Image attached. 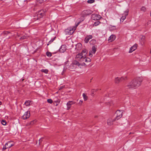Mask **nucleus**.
Returning a JSON list of instances; mask_svg holds the SVG:
<instances>
[{
  "label": "nucleus",
  "mask_w": 151,
  "mask_h": 151,
  "mask_svg": "<svg viewBox=\"0 0 151 151\" xmlns=\"http://www.w3.org/2000/svg\"><path fill=\"white\" fill-rule=\"evenodd\" d=\"M97 90H94V89H93L91 90V95H92L94 92H96L97 91Z\"/></svg>",
  "instance_id": "e433bc0d"
},
{
  "label": "nucleus",
  "mask_w": 151,
  "mask_h": 151,
  "mask_svg": "<svg viewBox=\"0 0 151 151\" xmlns=\"http://www.w3.org/2000/svg\"><path fill=\"white\" fill-rule=\"evenodd\" d=\"M95 1L94 0H88L87 2L89 4H92L94 3Z\"/></svg>",
  "instance_id": "f704fd0d"
},
{
  "label": "nucleus",
  "mask_w": 151,
  "mask_h": 151,
  "mask_svg": "<svg viewBox=\"0 0 151 151\" xmlns=\"http://www.w3.org/2000/svg\"><path fill=\"white\" fill-rule=\"evenodd\" d=\"M83 57L82 54L80 53L76 55V60H81V61L83 59Z\"/></svg>",
  "instance_id": "9b49d317"
},
{
  "label": "nucleus",
  "mask_w": 151,
  "mask_h": 151,
  "mask_svg": "<svg viewBox=\"0 0 151 151\" xmlns=\"http://www.w3.org/2000/svg\"><path fill=\"white\" fill-rule=\"evenodd\" d=\"M93 53L92 51L90 50L89 52V56L90 57H91L92 56V53Z\"/></svg>",
  "instance_id": "58836bf2"
},
{
  "label": "nucleus",
  "mask_w": 151,
  "mask_h": 151,
  "mask_svg": "<svg viewBox=\"0 0 151 151\" xmlns=\"http://www.w3.org/2000/svg\"><path fill=\"white\" fill-rule=\"evenodd\" d=\"M93 37L92 35H89L86 36L85 38L84 41L86 43H87L89 40L92 39Z\"/></svg>",
  "instance_id": "f8f14e48"
},
{
  "label": "nucleus",
  "mask_w": 151,
  "mask_h": 151,
  "mask_svg": "<svg viewBox=\"0 0 151 151\" xmlns=\"http://www.w3.org/2000/svg\"><path fill=\"white\" fill-rule=\"evenodd\" d=\"M2 103L1 101H0V105H1Z\"/></svg>",
  "instance_id": "49530a36"
},
{
  "label": "nucleus",
  "mask_w": 151,
  "mask_h": 151,
  "mask_svg": "<svg viewBox=\"0 0 151 151\" xmlns=\"http://www.w3.org/2000/svg\"><path fill=\"white\" fill-rule=\"evenodd\" d=\"M84 17L82 15V16L78 19L79 22L78 23V24L77 25V26L81 22L83 21L84 19Z\"/></svg>",
  "instance_id": "aec40b11"
},
{
  "label": "nucleus",
  "mask_w": 151,
  "mask_h": 151,
  "mask_svg": "<svg viewBox=\"0 0 151 151\" xmlns=\"http://www.w3.org/2000/svg\"><path fill=\"white\" fill-rule=\"evenodd\" d=\"M60 100H58V101H57V102H60Z\"/></svg>",
  "instance_id": "de8ad7c7"
},
{
  "label": "nucleus",
  "mask_w": 151,
  "mask_h": 151,
  "mask_svg": "<svg viewBox=\"0 0 151 151\" xmlns=\"http://www.w3.org/2000/svg\"><path fill=\"white\" fill-rule=\"evenodd\" d=\"M56 38L55 37L53 39H52L49 42H48V44H47V45H49L55 39V38Z\"/></svg>",
  "instance_id": "7c9ffc66"
},
{
  "label": "nucleus",
  "mask_w": 151,
  "mask_h": 151,
  "mask_svg": "<svg viewBox=\"0 0 151 151\" xmlns=\"http://www.w3.org/2000/svg\"><path fill=\"white\" fill-rule=\"evenodd\" d=\"M143 80V78L142 77H136L128 83L126 86L127 88L129 89L136 88L140 86Z\"/></svg>",
  "instance_id": "f257e3e1"
},
{
  "label": "nucleus",
  "mask_w": 151,
  "mask_h": 151,
  "mask_svg": "<svg viewBox=\"0 0 151 151\" xmlns=\"http://www.w3.org/2000/svg\"><path fill=\"white\" fill-rule=\"evenodd\" d=\"M115 36L114 35H112L109 37L108 41H109V42L113 41L115 39Z\"/></svg>",
  "instance_id": "dca6fc26"
},
{
  "label": "nucleus",
  "mask_w": 151,
  "mask_h": 151,
  "mask_svg": "<svg viewBox=\"0 0 151 151\" xmlns=\"http://www.w3.org/2000/svg\"><path fill=\"white\" fill-rule=\"evenodd\" d=\"M137 44H135L134 45H133L130 48L129 50V52L131 53L133 51H134L137 49Z\"/></svg>",
  "instance_id": "ddd939ff"
},
{
  "label": "nucleus",
  "mask_w": 151,
  "mask_h": 151,
  "mask_svg": "<svg viewBox=\"0 0 151 151\" xmlns=\"http://www.w3.org/2000/svg\"><path fill=\"white\" fill-rule=\"evenodd\" d=\"M30 116V112L29 111H27L25 112L24 114L22 116L24 119H26L28 118Z\"/></svg>",
  "instance_id": "1a4fd4ad"
},
{
  "label": "nucleus",
  "mask_w": 151,
  "mask_h": 151,
  "mask_svg": "<svg viewBox=\"0 0 151 151\" xmlns=\"http://www.w3.org/2000/svg\"><path fill=\"white\" fill-rule=\"evenodd\" d=\"M81 61H83V63L85 62H90L91 61V59L89 58H86V56L85 57H83V59Z\"/></svg>",
  "instance_id": "2eb2a0df"
},
{
  "label": "nucleus",
  "mask_w": 151,
  "mask_h": 151,
  "mask_svg": "<svg viewBox=\"0 0 151 151\" xmlns=\"http://www.w3.org/2000/svg\"><path fill=\"white\" fill-rule=\"evenodd\" d=\"M116 120L115 118L112 119L111 118H109L107 120V124L108 125H111L113 124V122Z\"/></svg>",
  "instance_id": "9d476101"
},
{
  "label": "nucleus",
  "mask_w": 151,
  "mask_h": 151,
  "mask_svg": "<svg viewBox=\"0 0 151 151\" xmlns=\"http://www.w3.org/2000/svg\"><path fill=\"white\" fill-rule=\"evenodd\" d=\"M3 33L4 35V36L6 35H9V37H10V32L9 31H4L3 32Z\"/></svg>",
  "instance_id": "cd10ccee"
},
{
  "label": "nucleus",
  "mask_w": 151,
  "mask_h": 151,
  "mask_svg": "<svg viewBox=\"0 0 151 151\" xmlns=\"http://www.w3.org/2000/svg\"><path fill=\"white\" fill-rule=\"evenodd\" d=\"M1 123L3 125H5L6 124V122L5 120L2 119L1 121Z\"/></svg>",
  "instance_id": "2f4dec72"
},
{
  "label": "nucleus",
  "mask_w": 151,
  "mask_h": 151,
  "mask_svg": "<svg viewBox=\"0 0 151 151\" xmlns=\"http://www.w3.org/2000/svg\"><path fill=\"white\" fill-rule=\"evenodd\" d=\"M28 37V36L27 34H25L24 35L22 36L20 38L21 40H24L27 38Z\"/></svg>",
  "instance_id": "393cba45"
},
{
  "label": "nucleus",
  "mask_w": 151,
  "mask_h": 151,
  "mask_svg": "<svg viewBox=\"0 0 151 151\" xmlns=\"http://www.w3.org/2000/svg\"><path fill=\"white\" fill-rule=\"evenodd\" d=\"M96 48L95 46H93L92 47V50L93 53L95 54L96 51Z\"/></svg>",
  "instance_id": "bb28decb"
},
{
  "label": "nucleus",
  "mask_w": 151,
  "mask_h": 151,
  "mask_svg": "<svg viewBox=\"0 0 151 151\" xmlns=\"http://www.w3.org/2000/svg\"><path fill=\"white\" fill-rule=\"evenodd\" d=\"M30 102L29 101H27L25 102L24 104L26 106H28L30 105Z\"/></svg>",
  "instance_id": "c756f323"
},
{
  "label": "nucleus",
  "mask_w": 151,
  "mask_h": 151,
  "mask_svg": "<svg viewBox=\"0 0 151 151\" xmlns=\"http://www.w3.org/2000/svg\"><path fill=\"white\" fill-rule=\"evenodd\" d=\"M92 11L89 9L83 11L81 13V15L84 17H86L89 15L91 14Z\"/></svg>",
  "instance_id": "7ed1b4c3"
},
{
  "label": "nucleus",
  "mask_w": 151,
  "mask_h": 151,
  "mask_svg": "<svg viewBox=\"0 0 151 151\" xmlns=\"http://www.w3.org/2000/svg\"><path fill=\"white\" fill-rule=\"evenodd\" d=\"M59 50V51L60 52L63 53L66 50L65 46L64 45H62Z\"/></svg>",
  "instance_id": "4468645a"
},
{
  "label": "nucleus",
  "mask_w": 151,
  "mask_h": 151,
  "mask_svg": "<svg viewBox=\"0 0 151 151\" xmlns=\"http://www.w3.org/2000/svg\"><path fill=\"white\" fill-rule=\"evenodd\" d=\"M83 101L81 100H80L79 102V104H82Z\"/></svg>",
  "instance_id": "37998d69"
},
{
  "label": "nucleus",
  "mask_w": 151,
  "mask_h": 151,
  "mask_svg": "<svg viewBox=\"0 0 151 151\" xmlns=\"http://www.w3.org/2000/svg\"><path fill=\"white\" fill-rule=\"evenodd\" d=\"M47 101L50 104H51L52 103V100L51 99H48L47 100Z\"/></svg>",
  "instance_id": "c9c22d12"
},
{
  "label": "nucleus",
  "mask_w": 151,
  "mask_h": 151,
  "mask_svg": "<svg viewBox=\"0 0 151 151\" xmlns=\"http://www.w3.org/2000/svg\"><path fill=\"white\" fill-rule=\"evenodd\" d=\"M141 11L143 12H145L146 11V8L144 6H142L141 9Z\"/></svg>",
  "instance_id": "4c0bfd02"
},
{
  "label": "nucleus",
  "mask_w": 151,
  "mask_h": 151,
  "mask_svg": "<svg viewBox=\"0 0 151 151\" xmlns=\"http://www.w3.org/2000/svg\"><path fill=\"white\" fill-rule=\"evenodd\" d=\"M46 11H44L43 10H40L37 14V17L35 18V19H38L39 18H42L45 14Z\"/></svg>",
  "instance_id": "f03ea898"
},
{
  "label": "nucleus",
  "mask_w": 151,
  "mask_h": 151,
  "mask_svg": "<svg viewBox=\"0 0 151 151\" xmlns=\"http://www.w3.org/2000/svg\"><path fill=\"white\" fill-rule=\"evenodd\" d=\"M100 23V22L99 21H97L95 22L94 24V25L95 26H97Z\"/></svg>",
  "instance_id": "473e14b6"
},
{
  "label": "nucleus",
  "mask_w": 151,
  "mask_h": 151,
  "mask_svg": "<svg viewBox=\"0 0 151 151\" xmlns=\"http://www.w3.org/2000/svg\"><path fill=\"white\" fill-rule=\"evenodd\" d=\"M42 141V139H40L39 140V144H40L41 142Z\"/></svg>",
  "instance_id": "c03bdc74"
},
{
  "label": "nucleus",
  "mask_w": 151,
  "mask_h": 151,
  "mask_svg": "<svg viewBox=\"0 0 151 151\" xmlns=\"http://www.w3.org/2000/svg\"><path fill=\"white\" fill-rule=\"evenodd\" d=\"M36 122V121L35 120H33L31 121L30 122V124L31 125H32L35 123Z\"/></svg>",
  "instance_id": "ea45409f"
},
{
  "label": "nucleus",
  "mask_w": 151,
  "mask_h": 151,
  "mask_svg": "<svg viewBox=\"0 0 151 151\" xmlns=\"http://www.w3.org/2000/svg\"><path fill=\"white\" fill-rule=\"evenodd\" d=\"M116 116L115 118L116 120H118L121 118L122 116V112H121V111L119 110H117L116 112Z\"/></svg>",
  "instance_id": "20e7f679"
},
{
  "label": "nucleus",
  "mask_w": 151,
  "mask_h": 151,
  "mask_svg": "<svg viewBox=\"0 0 151 151\" xmlns=\"http://www.w3.org/2000/svg\"><path fill=\"white\" fill-rule=\"evenodd\" d=\"M64 87H65V86H61V87L60 88H59V90H61V89H62L63 88H64Z\"/></svg>",
  "instance_id": "a19ab883"
},
{
  "label": "nucleus",
  "mask_w": 151,
  "mask_h": 151,
  "mask_svg": "<svg viewBox=\"0 0 151 151\" xmlns=\"http://www.w3.org/2000/svg\"><path fill=\"white\" fill-rule=\"evenodd\" d=\"M140 38L141 41L144 42L145 38V36L141 35L140 36Z\"/></svg>",
  "instance_id": "a878e982"
},
{
  "label": "nucleus",
  "mask_w": 151,
  "mask_h": 151,
  "mask_svg": "<svg viewBox=\"0 0 151 151\" xmlns=\"http://www.w3.org/2000/svg\"><path fill=\"white\" fill-rule=\"evenodd\" d=\"M11 141H9L6 143L5 144V147H7V148H10L12 146L14 145L13 144H11Z\"/></svg>",
  "instance_id": "f3484780"
},
{
  "label": "nucleus",
  "mask_w": 151,
  "mask_h": 151,
  "mask_svg": "<svg viewBox=\"0 0 151 151\" xmlns=\"http://www.w3.org/2000/svg\"><path fill=\"white\" fill-rule=\"evenodd\" d=\"M109 29L110 31H113L116 29V27L115 26L110 25L109 27Z\"/></svg>",
  "instance_id": "6ab92c4d"
},
{
  "label": "nucleus",
  "mask_w": 151,
  "mask_h": 151,
  "mask_svg": "<svg viewBox=\"0 0 151 151\" xmlns=\"http://www.w3.org/2000/svg\"><path fill=\"white\" fill-rule=\"evenodd\" d=\"M83 96L84 101H86L88 99V97L85 93L83 94Z\"/></svg>",
  "instance_id": "b1692460"
},
{
  "label": "nucleus",
  "mask_w": 151,
  "mask_h": 151,
  "mask_svg": "<svg viewBox=\"0 0 151 151\" xmlns=\"http://www.w3.org/2000/svg\"><path fill=\"white\" fill-rule=\"evenodd\" d=\"M75 103L74 102H73L72 101H69L67 104V105L68 108V109L70 108V107L71 105L72 104Z\"/></svg>",
  "instance_id": "412c9836"
},
{
  "label": "nucleus",
  "mask_w": 151,
  "mask_h": 151,
  "mask_svg": "<svg viewBox=\"0 0 151 151\" xmlns=\"http://www.w3.org/2000/svg\"><path fill=\"white\" fill-rule=\"evenodd\" d=\"M127 79V77H122L120 78L117 77L115 78V82L116 83H118L122 81L123 80H125Z\"/></svg>",
  "instance_id": "423d86ee"
},
{
  "label": "nucleus",
  "mask_w": 151,
  "mask_h": 151,
  "mask_svg": "<svg viewBox=\"0 0 151 151\" xmlns=\"http://www.w3.org/2000/svg\"><path fill=\"white\" fill-rule=\"evenodd\" d=\"M97 117V116H95V118H96Z\"/></svg>",
  "instance_id": "09e8293b"
},
{
  "label": "nucleus",
  "mask_w": 151,
  "mask_h": 151,
  "mask_svg": "<svg viewBox=\"0 0 151 151\" xmlns=\"http://www.w3.org/2000/svg\"><path fill=\"white\" fill-rule=\"evenodd\" d=\"M46 55L48 57H51L52 55L51 53L50 52H46Z\"/></svg>",
  "instance_id": "72a5a7b5"
},
{
  "label": "nucleus",
  "mask_w": 151,
  "mask_h": 151,
  "mask_svg": "<svg viewBox=\"0 0 151 151\" xmlns=\"http://www.w3.org/2000/svg\"><path fill=\"white\" fill-rule=\"evenodd\" d=\"M101 17L100 15L96 14H93L91 16V19L93 20H99Z\"/></svg>",
  "instance_id": "0eeeda50"
},
{
  "label": "nucleus",
  "mask_w": 151,
  "mask_h": 151,
  "mask_svg": "<svg viewBox=\"0 0 151 151\" xmlns=\"http://www.w3.org/2000/svg\"><path fill=\"white\" fill-rule=\"evenodd\" d=\"M72 63L73 64V65H76L78 66L81 65L80 64L77 60H74L73 62Z\"/></svg>",
  "instance_id": "4be33fe9"
},
{
  "label": "nucleus",
  "mask_w": 151,
  "mask_h": 151,
  "mask_svg": "<svg viewBox=\"0 0 151 151\" xmlns=\"http://www.w3.org/2000/svg\"><path fill=\"white\" fill-rule=\"evenodd\" d=\"M78 45H79V46H81V44H80H80H78Z\"/></svg>",
  "instance_id": "a18cd8bd"
},
{
  "label": "nucleus",
  "mask_w": 151,
  "mask_h": 151,
  "mask_svg": "<svg viewBox=\"0 0 151 151\" xmlns=\"http://www.w3.org/2000/svg\"><path fill=\"white\" fill-rule=\"evenodd\" d=\"M75 29L74 28H69L65 30V32L67 34L72 35L73 34L74 32V30Z\"/></svg>",
  "instance_id": "39448f33"
},
{
  "label": "nucleus",
  "mask_w": 151,
  "mask_h": 151,
  "mask_svg": "<svg viewBox=\"0 0 151 151\" xmlns=\"http://www.w3.org/2000/svg\"><path fill=\"white\" fill-rule=\"evenodd\" d=\"M7 148H7V147H5V146H4L3 148V150H4Z\"/></svg>",
  "instance_id": "79ce46f5"
},
{
  "label": "nucleus",
  "mask_w": 151,
  "mask_h": 151,
  "mask_svg": "<svg viewBox=\"0 0 151 151\" xmlns=\"http://www.w3.org/2000/svg\"><path fill=\"white\" fill-rule=\"evenodd\" d=\"M87 50L86 49H85L82 51V52L81 53L82 54L83 57H85V56H86V55L87 54Z\"/></svg>",
  "instance_id": "a211bd4d"
},
{
  "label": "nucleus",
  "mask_w": 151,
  "mask_h": 151,
  "mask_svg": "<svg viewBox=\"0 0 151 151\" xmlns=\"http://www.w3.org/2000/svg\"><path fill=\"white\" fill-rule=\"evenodd\" d=\"M150 16H151V11H150Z\"/></svg>",
  "instance_id": "8fccbe9b"
},
{
  "label": "nucleus",
  "mask_w": 151,
  "mask_h": 151,
  "mask_svg": "<svg viewBox=\"0 0 151 151\" xmlns=\"http://www.w3.org/2000/svg\"><path fill=\"white\" fill-rule=\"evenodd\" d=\"M129 10L128 9L125 11L123 14V16L120 19V22H123V21L126 18V17L128 15Z\"/></svg>",
  "instance_id": "6e6552de"
},
{
  "label": "nucleus",
  "mask_w": 151,
  "mask_h": 151,
  "mask_svg": "<svg viewBox=\"0 0 151 151\" xmlns=\"http://www.w3.org/2000/svg\"><path fill=\"white\" fill-rule=\"evenodd\" d=\"M74 65L72 63L70 64L69 67V69L70 70H73L75 69V67L74 66Z\"/></svg>",
  "instance_id": "5701e85b"
},
{
  "label": "nucleus",
  "mask_w": 151,
  "mask_h": 151,
  "mask_svg": "<svg viewBox=\"0 0 151 151\" xmlns=\"http://www.w3.org/2000/svg\"><path fill=\"white\" fill-rule=\"evenodd\" d=\"M41 71L43 72H44L46 74L47 73L48 70L47 69H42L41 70Z\"/></svg>",
  "instance_id": "c85d7f7f"
}]
</instances>
